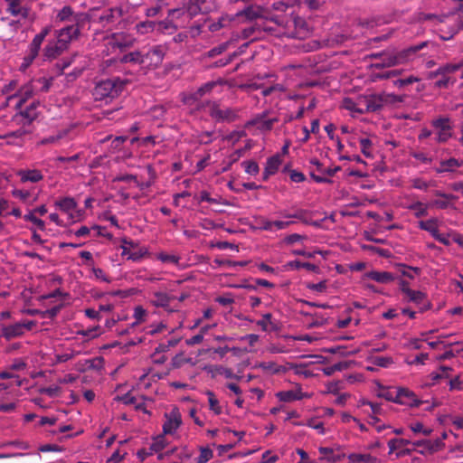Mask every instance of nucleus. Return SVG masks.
I'll return each instance as SVG.
<instances>
[{
	"mask_svg": "<svg viewBox=\"0 0 463 463\" xmlns=\"http://www.w3.org/2000/svg\"><path fill=\"white\" fill-rule=\"evenodd\" d=\"M428 45V42H422L419 44L411 45L399 52H383L378 53V69L380 67H390L399 63H403Z\"/></svg>",
	"mask_w": 463,
	"mask_h": 463,
	"instance_id": "nucleus-1",
	"label": "nucleus"
},
{
	"mask_svg": "<svg viewBox=\"0 0 463 463\" xmlns=\"http://www.w3.org/2000/svg\"><path fill=\"white\" fill-rule=\"evenodd\" d=\"M90 17L87 13L75 12L70 5H64L57 11L54 17L56 25L86 26L90 24Z\"/></svg>",
	"mask_w": 463,
	"mask_h": 463,
	"instance_id": "nucleus-2",
	"label": "nucleus"
},
{
	"mask_svg": "<svg viewBox=\"0 0 463 463\" xmlns=\"http://www.w3.org/2000/svg\"><path fill=\"white\" fill-rule=\"evenodd\" d=\"M124 87L119 78H109L97 82L93 90V97L96 100H105L116 98Z\"/></svg>",
	"mask_w": 463,
	"mask_h": 463,
	"instance_id": "nucleus-3",
	"label": "nucleus"
},
{
	"mask_svg": "<svg viewBox=\"0 0 463 463\" xmlns=\"http://www.w3.org/2000/svg\"><path fill=\"white\" fill-rule=\"evenodd\" d=\"M211 11L212 8L206 5V0H184L183 9H171L168 16L177 18L187 14L190 18H193L199 14H208Z\"/></svg>",
	"mask_w": 463,
	"mask_h": 463,
	"instance_id": "nucleus-4",
	"label": "nucleus"
},
{
	"mask_svg": "<svg viewBox=\"0 0 463 463\" xmlns=\"http://www.w3.org/2000/svg\"><path fill=\"white\" fill-rule=\"evenodd\" d=\"M165 449V439L163 435H159L153 439L148 448V451L146 449H142L137 452V455L141 460H145L146 456L156 454V459L163 460L165 459V456H168L170 454L172 455L174 453V450L171 449H167L166 450L163 451Z\"/></svg>",
	"mask_w": 463,
	"mask_h": 463,
	"instance_id": "nucleus-5",
	"label": "nucleus"
},
{
	"mask_svg": "<svg viewBox=\"0 0 463 463\" xmlns=\"http://www.w3.org/2000/svg\"><path fill=\"white\" fill-rule=\"evenodd\" d=\"M85 26L62 25L60 29L54 31L55 39L69 49L71 43L76 41L81 35V31Z\"/></svg>",
	"mask_w": 463,
	"mask_h": 463,
	"instance_id": "nucleus-6",
	"label": "nucleus"
},
{
	"mask_svg": "<svg viewBox=\"0 0 463 463\" xmlns=\"http://www.w3.org/2000/svg\"><path fill=\"white\" fill-rule=\"evenodd\" d=\"M235 17H231L228 14H223L220 16L217 21H213L211 18H206L204 20L203 24H197L194 26H192L191 32L193 33L199 34L203 27H207L208 31L211 33H215L220 31L222 28H227L230 26L232 21H234Z\"/></svg>",
	"mask_w": 463,
	"mask_h": 463,
	"instance_id": "nucleus-7",
	"label": "nucleus"
},
{
	"mask_svg": "<svg viewBox=\"0 0 463 463\" xmlns=\"http://www.w3.org/2000/svg\"><path fill=\"white\" fill-rule=\"evenodd\" d=\"M444 446L439 438L434 440L431 439H419L412 442L411 451H418L420 454H432L439 450Z\"/></svg>",
	"mask_w": 463,
	"mask_h": 463,
	"instance_id": "nucleus-8",
	"label": "nucleus"
},
{
	"mask_svg": "<svg viewBox=\"0 0 463 463\" xmlns=\"http://www.w3.org/2000/svg\"><path fill=\"white\" fill-rule=\"evenodd\" d=\"M412 442L413 441L410 439L405 438L391 439L387 441L390 449L389 453H395L397 458L405 454H410L411 452Z\"/></svg>",
	"mask_w": 463,
	"mask_h": 463,
	"instance_id": "nucleus-9",
	"label": "nucleus"
},
{
	"mask_svg": "<svg viewBox=\"0 0 463 463\" xmlns=\"http://www.w3.org/2000/svg\"><path fill=\"white\" fill-rule=\"evenodd\" d=\"M210 116L219 122H232L237 118V112L233 109H221L216 103L210 104Z\"/></svg>",
	"mask_w": 463,
	"mask_h": 463,
	"instance_id": "nucleus-10",
	"label": "nucleus"
},
{
	"mask_svg": "<svg viewBox=\"0 0 463 463\" xmlns=\"http://www.w3.org/2000/svg\"><path fill=\"white\" fill-rule=\"evenodd\" d=\"M165 50L162 45H156L143 52L144 67H157L163 61Z\"/></svg>",
	"mask_w": 463,
	"mask_h": 463,
	"instance_id": "nucleus-11",
	"label": "nucleus"
},
{
	"mask_svg": "<svg viewBox=\"0 0 463 463\" xmlns=\"http://www.w3.org/2000/svg\"><path fill=\"white\" fill-rule=\"evenodd\" d=\"M419 227L421 230L429 232L431 234V236L439 242H440L444 245L449 244V240L448 239V237L445 236L444 234L439 233L438 227H437V219H430L427 221H420L419 222Z\"/></svg>",
	"mask_w": 463,
	"mask_h": 463,
	"instance_id": "nucleus-12",
	"label": "nucleus"
},
{
	"mask_svg": "<svg viewBox=\"0 0 463 463\" xmlns=\"http://www.w3.org/2000/svg\"><path fill=\"white\" fill-rule=\"evenodd\" d=\"M396 399L397 403L405 404L411 407H419L425 402L419 400L413 392L406 388L398 389Z\"/></svg>",
	"mask_w": 463,
	"mask_h": 463,
	"instance_id": "nucleus-13",
	"label": "nucleus"
},
{
	"mask_svg": "<svg viewBox=\"0 0 463 463\" xmlns=\"http://www.w3.org/2000/svg\"><path fill=\"white\" fill-rule=\"evenodd\" d=\"M234 17L241 18L243 22H251L257 18L264 17V8L260 5H251L239 11Z\"/></svg>",
	"mask_w": 463,
	"mask_h": 463,
	"instance_id": "nucleus-14",
	"label": "nucleus"
},
{
	"mask_svg": "<svg viewBox=\"0 0 463 463\" xmlns=\"http://www.w3.org/2000/svg\"><path fill=\"white\" fill-rule=\"evenodd\" d=\"M125 11L122 6L111 7L105 10L99 16V20L105 26L115 24L123 17Z\"/></svg>",
	"mask_w": 463,
	"mask_h": 463,
	"instance_id": "nucleus-15",
	"label": "nucleus"
},
{
	"mask_svg": "<svg viewBox=\"0 0 463 463\" xmlns=\"http://www.w3.org/2000/svg\"><path fill=\"white\" fill-rule=\"evenodd\" d=\"M320 460H326L331 463L345 460L346 455L340 448H320Z\"/></svg>",
	"mask_w": 463,
	"mask_h": 463,
	"instance_id": "nucleus-16",
	"label": "nucleus"
},
{
	"mask_svg": "<svg viewBox=\"0 0 463 463\" xmlns=\"http://www.w3.org/2000/svg\"><path fill=\"white\" fill-rule=\"evenodd\" d=\"M68 49L61 45L56 39L49 42L43 49V57L45 60L52 61L61 55Z\"/></svg>",
	"mask_w": 463,
	"mask_h": 463,
	"instance_id": "nucleus-17",
	"label": "nucleus"
},
{
	"mask_svg": "<svg viewBox=\"0 0 463 463\" xmlns=\"http://www.w3.org/2000/svg\"><path fill=\"white\" fill-rule=\"evenodd\" d=\"M166 420L163 425V430L165 434L174 433L180 426L182 420L178 411H172L169 414L165 415Z\"/></svg>",
	"mask_w": 463,
	"mask_h": 463,
	"instance_id": "nucleus-18",
	"label": "nucleus"
},
{
	"mask_svg": "<svg viewBox=\"0 0 463 463\" xmlns=\"http://www.w3.org/2000/svg\"><path fill=\"white\" fill-rule=\"evenodd\" d=\"M1 335L9 341L13 338L22 336L24 333L23 331L21 322L14 323L13 325H2L1 326Z\"/></svg>",
	"mask_w": 463,
	"mask_h": 463,
	"instance_id": "nucleus-19",
	"label": "nucleus"
},
{
	"mask_svg": "<svg viewBox=\"0 0 463 463\" xmlns=\"http://www.w3.org/2000/svg\"><path fill=\"white\" fill-rule=\"evenodd\" d=\"M17 175L22 183H38L43 179V175L38 169H21L17 171Z\"/></svg>",
	"mask_w": 463,
	"mask_h": 463,
	"instance_id": "nucleus-20",
	"label": "nucleus"
},
{
	"mask_svg": "<svg viewBox=\"0 0 463 463\" xmlns=\"http://www.w3.org/2000/svg\"><path fill=\"white\" fill-rule=\"evenodd\" d=\"M355 112L364 113L376 110V101L373 97L360 96L356 99Z\"/></svg>",
	"mask_w": 463,
	"mask_h": 463,
	"instance_id": "nucleus-21",
	"label": "nucleus"
},
{
	"mask_svg": "<svg viewBox=\"0 0 463 463\" xmlns=\"http://www.w3.org/2000/svg\"><path fill=\"white\" fill-rule=\"evenodd\" d=\"M435 195L441 197L443 199H436L433 200L430 205L435 206L439 209H447L449 207H452V204L450 201L457 200L458 196L452 194H445L440 191H435Z\"/></svg>",
	"mask_w": 463,
	"mask_h": 463,
	"instance_id": "nucleus-22",
	"label": "nucleus"
},
{
	"mask_svg": "<svg viewBox=\"0 0 463 463\" xmlns=\"http://www.w3.org/2000/svg\"><path fill=\"white\" fill-rule=\"evenodd\" d=\"M54 205L66 213H69L72 218L71 212L77 208V203L72 197H63L56 201Z\"/></svg>",
	"mask_w": 463,
	"mask_h": 463,
	"instance_id": "nucleus-23",
	"label": "nucleus"
},
{
	"mask_svg": "<svg viewBox=\"0 0 463 463\" xmlns=\"http://www.w3.org/2000/svg\"><path fill=\"white\" fill-rule=\"evenodd\" d=\"M6 1L8 3L7 10L13 15H21L24 17L26 16L27 9L24 6L25 0H6Z\"/></svg>",
	"mask_w": 463,
	"mask_h": 463,
	"instance_id": "nucleus-24",
	"label": "nucleus"
},
{
	"mask_svg": "<svg viewBox=\"0 0 463 463\" xmlns=\"http://www.w3.org/2000/svg\"><path fill=\"white\" fill-rule=\"evenodd\" d=\"M272 315L266 313L262 316V319L256 322L257 326H260L264 332L278 331L279 326L275 321H272Z\"/></svg>",
	"mask_w": 463,
	"mask_h": 463,
	"instance_id": "nucleus-25",
	"label": "nucleus"
},
{
	"mask_svg": "<svg viewBox=\"0 0 463 463\" xmlns=\"http://www.w3.org/2000/svg\"><path fill=\"white\" fill-rule=\"evenodd\" d=\"M397 392L398 389L384 387L383 384L378 383V398H384L387 401L397 403Z\"/></svg>",
	"mask_w": 463,
	"mask_h": 463,
	"instance_id": "nucleus-26",
	"label": "nucleus"
},
{
	"mask_svg": "<svg viewBox=\"0 0 463 463\" xmlns=\"http://www.w3.org/2000/svg\"><path fill=\"white\" fill-rule=\"evenodd\" d=\"M256 126L257 128L260 131H269L272 129L270 126V122L268 119H265V114L258 115L250 121L247 123V126Z\"/></svg>",
	"mask_w": 463,
	"mask_h": 463,
	"instance_id": "nucleus-27",
	"label": "nucleus"
},
{
	"mask_svg": "<svg viewBox=\"0 0 463 463\" xmlns=\"http://www.w3.org/2000/svg\"><path fill=\"white\" fill-rule=\"evenodd\" d=\"M120 61L123 63H133L144 66L143 52L139 51L131 52L124 54L121 57Z\"/></svg>",
	"mask_w": 463,
	"mask_h": 463,
	"instance_id": "nucleus-28",
	"label": "nucleus"
},
{
	"mask_svg": "<svg viewBox=\"0 0 463 463\" xmlns=\"http://www.w3.org/2000/svg\"><path fill=\"white\" fill-rule=\"evenodd\" d=\"M38 106H39V102L33 101L24 110H22L20 112V115L27 120L28 124L33 122L37 118Z\"/></svg>",
	"mask_w": 463,
	"mask_h": 463,
	"instance_id": "nucleus-29",
	"label": "nucleus"
},
{
	"mask_svg": "<svg viewBox=\"0 0 463 463\" xmlns=\"http://www.w3.org/2000/svg\"><path fill=\"white\" fill-rule=\"evenodd\" d=\"M172 299H174V297L168 296L166 293L156 292L152 303L158 307H166Z\"/></svg>",
	"mask_w": 463,
	"mask_h": 463,
	"instance_id": "nucleus-30",
	"label": "nucleus"
},
{
	"mask_svg": "<svg viewBox=\"0 0 463 463\" xmlns=\"http://www.w3.org/2000/svg\"><path fill=\"white\" fill-rule=\"evenodd\" d=\"M136 30L137 33L141 35L147 34L152 33L154 30H156V22L154 21H144L136 24Z\"/></svg>",
	"mask_w": 463,
	"mask_h": 463,
	"instance_id": "nucleus-31",
	"label": "nucleus"
},
{
	"mask_svg": "<svg viewBox=\"0 0 463 463\" xmlns=\"http://www.w3.org/2000/svg\"><path fill=\"white\" fill-rule=\"evenodd\" d=\"M156 30L160 33H174L177 30V25H175L172 20L166 18L163 21L156 22Z\"/></svg>",
	"mask_w": 463,
	"mask_h": 463,
	"instance_id": "nucleus-32",
	"label": "nucleus"
},
{
	"mask_svg": "<svg viewBox=\"0 0 463 463\" xmlns=\"http://www.w3.org/2000/svg\"><path fill=\"white\" fill-rule=\"evenodd\" d=\"M463 165V161L459 162L458 159L449 158V160L440 163V168H437L438 173L453 171L454 167H458Z\"/></svg>",
	"mask_w": 463,
	"mask_h": 463,
	"instance_id": "nucleus-33",
	"label": "nucleus"
},
{
	"mask_svg": "<svg viewBox=\"0 0 463 463\" xmlns=\"http://www.w3.org/2000/svg\"><path fill=\"white\" fill-rule=\"evenodd\" d=\"M288 266L293 269H306L309 271L317 272L318 267L309 262H302L300 260H292L288 262Z\"/></svg>",
	"mask_w": 463,
	"mask_h": 463,
	"instance_id": "nucleus-34",
	"label": "nucleus"
},
{
	"mask_svg": "<svg viewBox=\"0 0 463 463\" xmlns=\"http://www.w3.org/2000/svg\"><path fill=\"white\" fill-rule=\"evenodd\" d=\"M398 269L402 276H405L411 279H414L415 275L420 274V269L417 267H411L404 264H399Z\"/></svg>",
	"mask_w": 463,
	"mask_h": 463,
	"instance_id": "nucleus-35",
	"label": "nucleus"
},
{
	"mask_svg": "<svg viewBox=\"0 0 463 463\" xmlns=\"http://www.w3.org/2000/svg\"><path fill=\"white\" fill-rule=\"evenodd\" d=\"M392 219V214L385 210H383V216L381 215L378 211V232L381 230H391L395 227L394 224L385 225L383 223L384 221L389 222Z\"/></svg>",
	"mask_w": 463,
	"mask_h": 463,
	"instance_id": "nucleus-36",
	"label": "nucleus"
},
{
	"mask_svg": "<svg viewBox=\"0 0 463 463\" xmlns=\"http://www.w3.org/2000/svg\"><path fill=\"white\" fill-rule=\"evenodd\" d=\"M276 396L280 402H289L292 401L300 400L301 396L294 391L279 392Z\"/></svg>",
	"mask_w": 463,
	"mask_h": 463,
	"instance_id": "nucleus-37",
	"label": "nucleus"
},
{
	"mask_svg": "<svg viewBox=\"0 0 463 463\" xmlns=\"http://www.w3.org/2000/svg\"><path fill=\"white\" fill-rule=\"evenodd\" d=\"M280 164H281V159H280L279 156L275 155L267 160L265 168L267 169V172L272 173L274 175L278 171Z\"/></svg>",
	"mask_w": 463,
	"mask_h": 463,
	"instance_id": "nucleus-38",
	"label": "nucleus"
},
{
	"mask_svg": "<svg viewBox=\"0 0 463 463\" xmlns=\"http://www.w3.org/2000/svg\"><path fill=\"white\" fill-rule=\"evenodd\" d=\"M463 30V18L460 17V14H458V17L455 24L449 28V37L443 38L444 41L451 40L458 33Z\"/></svg>",
	"mask_w": 463,
	"mask_h": 463,
	"instance_id": "nucleus-39",
	"label": "nucleus"
},
{
	"mask_svg": "<svg viewBox=\"0 0 463 463\" xmlns=\"http://www.w3.org/2000/svg\"><path fill=\"white\" fill-rule=\"evenodd\" d=\"M463 66V62L458 64L448 63L438 68V73L440 76H448L449 73L455 72Z\"/></svg>",
	"mask_w": 463,
	"mask_h": 463,
	"instance_id": "nucleus-40",
	"label": "nucleus"
},
{
	"mask_svg": "<svg viewBox=\"0 0 463 463\" xmlns=\"http://www.w3.org/2000/svg\"><path fill=\"white\" fill-rule=\"evenodd\" d=\"M406 296L410 301L416 304H420L425 298V294L419 290H412L410 288H406Z\"/></svg>",
	"mask_w": 463,
	"mask_h": 463,
	"instance_id": "nucleus-41",
	"label": "nucleus"
},
{
	"mask_svg": "<svg viewBox=\"0 0 463 463\" xmlns=\"http://www.w3.org/2000/svg\"><path fill=\"white\" fill-rule=\"evenodd\" d=\"M146 316V311L141 306H137L134 309V318L136 321L131 324L130 327H135L137 325H138L141 322L145 321V317Z\"/></svg>",
	"mask_w": 463,
	"mask_h": 463,
	"instance_id": "nucleus-42",
	"label": "nucleus"
},
{
	"mask_svg": "<svg viewBox=\"0 0 463 463\" xmlns=\"http://www.w3.org/2000/svg\"><path fill=\"white\" fill-rule=\"evenodd\" d=\"M241 165L244 167L245 172L249 175H256L260 172L259 165L255 161H243Z\"/></svg>",
	"mask_w": 463,
	"mask_h": 463,
	"instance_id": "nucleus-43",
	"label": "nucleus"
},
{
	"mask_svg": "<svg viewBox=\"0 0 463 463\" xmlns=\"http://www.w3.org/2000/svg\"><path fill=\"white\" fill-rule=\"evenodd\" d=\"M294 5V2L291 0H281L274 2L271 5L274 11L286 12L289 7Z\"/></svg>",
	"mask_w": 463,
	"mask_h": 463,
	"instance_id": "nucleus-44",
	"label": "nucleus"
},
{
	"mask_svg": "<svg viewBox=\"0 0 463 463\" xmlns=\"http://www.w3.org/2000/svg\"><path fill=\"white\" fill-rule=\"evenodd\" d=\"M215 83L213 81L205 83L204 85L201 86L196 92L193 94V99H200L204 94L209 93L213 89Z\"/></svg>",
	"mask_w": 463,
	"mask_h": 463,
	"instance_id": "nucleus-45",
	"label": "nucleus"
},
{
	"mask_svg": "<svg viewBox=\"0 0 463 463\" xmlns=\"http://www.w3.org/2000/svg\"><path fill=\"white\" fill-rule=\"evenodd\" d=\"M432 125L434 128H438L439 131L451 129V127L449 125V119L448 118H437V119L433 120Z\"/></svg>",
	"mask_w": 463,
	"mask_h": 463,
	"instance_id": "nucleus-46",
	"label": "nucleus"
},
{
	"mask_svg": "<svg viewBox=\"0 0 463 463\" xmlns=\"http://www.w3.org/2000/svg\"><path fill=\"white\" fill-rule=\"evenodd\" d=\"M410 209L416 211V217H424L428 214L427 206L420 202H416L410 206Z\"/></svg>",
	"mask_w": 463,
	"mask_h": 463,
	"instance_id": "nucleus-47",
	"label": "nucleus"
},
{
	"mask_svg": "<svg viewBox=\"0 0 463 463\" xmlns=\"http://www.w3.org/2000/svg\"><path fill=\"white\" fill-rule=\"evenodd\" d=\"M397 278V275L390 271H378V283H390Z\"/></svg>",
	"mask_w": 463,
	"mask_h": 463,
	"instance_id": "nucleus-48",
	"label": "nucleus"
},
{
	"mask_svg": "<svg viewBox=\"0 0 463 463\" xmlns=\"http://www.w3.org/2000/svg\"><path fill=\"white\" fill-rule=\"evenodd\" d=\"M24 219L25 221L33 222L42 231L45 229V222L43 220L37 218L33 212H30L27 214H25L24 216Z\"/></svg>",
	"mask_w": 463,
	"mask_h": 463,
	"instance_id": "nucleus-49",
	"label": "nucleus"
},
{
	"mask_svg": "<svg viewBox=\"0 0 463 463\" xmlns=\"http://www.w3.org/2000/svg\"><path fill=\"white\" fill-rule=\"evenodd\" d=\"M207 395H208V402H209L210 409L212 411H213L216 414H220L222 412V409L219 406V402L215 398L213 392L209 391V392H207Z\"/></svg>",
	"mask_w": 463,
	"mask_h": 463,
	"instance_id": "nucleus-50",
	"label": "nucleus"
},
{
	"mask_svg": "<svg viewBox=\"0 0 463 463\" xmlns=\"http://www.w3.org/2000/svg\"><path fill=\"white\" fill-rule=\"evenodd\" d=\"M449 17V12L441 15L434 14H422L420 19L423 21L436 20L438 23H444Z\"/></svg>",
	"mask_w": 463,
	"mask_h": 463,
	"instance_id": "nucleus-51",
	"label": "nucleus"
},
{
	"mask_svg": "<svg viewBox=\"0 0 463 463\" xmlns=\"http://www.w3.org/2000/svg\"><path fill=\"white\" fill-rule=\"evenodd\" d=\"M229 44H230L229 42H225V43L219 44L218 46L213 47V49H211L208 52V56L213 58L219 54H222L223 52H225L228 49Z\"/></svg>",
	"mask_w": 463,
	"mask_h": 463,
	"instance_id": "nucleus-52",
	"label": "nucleus"
},
{
	"mask_svg": "<svg viewBox=\"0 0 463 463\" xmlns=\"http://www.w3.org/2000/svg\"><path fill=\"white\" fill-rule=\"evenodd\" d=\"M455 81V79L449 76H441V78L435 82V87L439 89H448L449 85L453 84Z\"/></svg>",
	"mask_w": 463,
	"mask_h": 463,
	"instance_id": "nucleus-53",
	"label": "nucleus"
},
{
	"mask_svg": "<svg viewBox=\"0 0 463 463\" xmlns=\"http://www.w3.org/2000/svg\"><path fill=\"white\" fill-rule=\"evenodd\" d=\"M213 458V451L210 449H201L200 455L197 458V463H206Z\"/></svg>",
	"mask_w": 463,
	"mask_h": 463,
	"instance_id": "nucleus-54",
	"label": "nucleus"
},
{
	"mask_svg": "<svg viewBox=\"0 0 463 463\" xmlns=\"http://www.w3.org/2000/svg\"><path fill=\"white\" fill-rule=\"evenodd\" d=\"M348 458L352 463H367L370 460L366 454H350Z\"/></svg>",
	"mask_w": 463,
	"mask_h": 463,
	"instance_id": "nucleus-55",
	"label": "nucleus"
},
{
	"mask_svg": "<svg viewBox=\"0 0 463 463\" xmlns=\"http://www.w3.org/2000/svg\"><path fill=\"white\" fill-rule=\"evenodd\" d=\"M157 259L162 262H169V263H178L179 258L175 255L167 254L165 252H161L157 255Z\"/></svg>",
	"mask_w": 463,
	"mask_h": 463,
	"instance_id": "nucleus-56",
	"label": "nucleus"
},
{
	"mask_svg": "<svg viewBox=\"0 0 463 463\" xmlns=\"http://www.w3.org/2000/svg\"><path fill=\"white\" fill-rule=\"evenodd\" d=\"M115 400L118 402H121L122 403H124L126 405L136 404V402H137L136 397L132 396L130 394V392H128L121 396H117V397H115Z\"/></svg>",
	"mask_w": 463,
	"mask_h": 463,
	"instance_id": "nucleus-57",
	"label": "nucleus"
},
{
	"mask_svg": "<svg viewBox=\"0 0 463 463\" xmlns=\"http://www.w3.org/2000/svg\"><path fill=\"white\" fill-rule=\"evenodd\" d=\"M307 212L306 210H298L296 213L292 214H287L286 217L288 218H296L302 221L305 223H309V220L307 217Z\"/></svg>",
	"mask_w": 463,
	"mask_h": 463,
	"instance_id": "nucleus-58",
	"label": "nucleus"
},
{
	"mask_svg": "<svg viewBox=\"0 0 463 463\" xmlns=\"http://www.w3.org/2000/svg\"><path fill=\"white\" fill-rule=\"evenodd\" d=\"M177 340L175 339H170L167 341L166 344H159L158 346L156 348V353H165L169 350L170 347L175 346L177 344Z\"/></svg>",
	"mask_w": 463,
	"mask_h": 463,
	"instance_id": "nucleus-59",
	"label": "nucleus"
},
{
	"mask_svg": "<svg viewBox=\"0 0 463 463\" xmlns=\"http://www.w3.org/2000/svg\"><path fill=\"white\" fill-rule=\"evenodd\" d=\"M400 74L399 70H390L387 71H378L377 77L378 80H386L391 79L392 77H397Z\"/></svg>",
	"mask_w": 463,
	"mask_h": 463,
	"instance_id": "nucleus-60",
	"label": "nucleus"
},
{
	"mask_svg": "<svg viewBox=\"0 0 463 463\" xmlns=\"http://www.w3.org/2000/svg\"><path fill=\"white\" fill-rule=\"evenodd\" d=\"M92 273L96 279H100L104 282L110 283L112 281L100 268H93Z\"/></svg>",
	"mask_w": 463,
	"mask_h": 463,
	"instance_id": "nucleus-61",
	"label": "nucleus"
},
{
	"mask_svg": "<svg viewBox=\"0 0 463 463\" xmlns=\"http://www.w3.org/2000/svg\"><path fill=\"white\" fill-rule=\"evenodd\" d=\"M393 364L391 356L378 355V367L388 368Z\"/></svg>",
	"mask_w": 463,
	"mask_h": 463,
	"instance_id": "nucleus-62",
	"label": "nucleus"
},
{
	"mask_svg": "<svg viewBox=\"0 0 463 463\" xmlns=\"http://www.w3.org/2000/svg\"><path fill=\"white\" fill-rule=\"evenodd\" d=\"M418 79L417 78H414V77H409V78H406V79H397V80H394L392 81L393 85L394 86H398V87H404V86H407L409 84H411L412 82L414 81H417Z\"/></svg>",
	"mask_w": 463,
	"mask_h": 463,
	"instance_id": "nucleus-63",
	"label": "nucleus"
},
{
	"mask_svg": "<svg viewBox=\"0 0 463 463\" xmlns=\"http://www.w3.org/2000/svg\"><path fill=\"white\" fill-rule=\"evenodd\" d=\"M12 194L15 197V198H19L20 200L22 201H25L29 198L30 196V193L28 191H25V190H20V189H14L12 191Z\"/></svg>",
	"mask_w": 463,
	"mask_h": 463,
	"instance_id": "nucleus-64",
	"label": "nucleus"
}]
</instances>
